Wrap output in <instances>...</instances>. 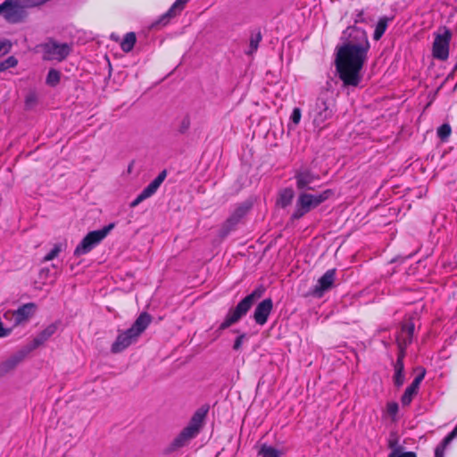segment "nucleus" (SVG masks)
Wrapping results in <instances>:
<instances>
[{"label":"nucleus","mask_w":457,"mask_h":457,"mask_svg":"<svg viewBox=\"0 0 457 457\" xmlns=\"http://www.w3.org/2000/svg\"><path fill=\"white\" fill-rule=\"evenodd\" d=\"M187 0H176L171 7L156 22L157 24L166 25L170 19L178 15L185 7Z\"/></svg>","instance_id":"obj_20"},{"label":"nucleus","mask_w":457,"mask_h":457,"mask_svg":"<svg viewBox=\"0 0 457 457\" xmlns=\"http://www.w3.org/2000/svg\"><path fill=\"white\" fill-rule=\"evenodd\" d=\"M262 40L261 32H257L256 34H253L250 38L249 51L246 52L247 54H252L255 52L259 46V43Z\"/></svg>","instance_id":"obj_29"},{"label":"nucleus","mask_w":457,"mask_h":457,"mask_svg":"<svg viewBox=\"0 0 457 457\" xmlns=\"http://www.w3.org/2000/svg\"><path fill=\"white\" fill-rule=\"evenodd\" d=\"M424 376H425V372H422L421 374L418 375L408 387L411 388L412 390H414L415 392L418 393L421 381L423 380Z\"/></svg>","instance_id":"obj_36"},{"label":"nucleus","mask_w":457,"mask_h":457,"mask_svg":"<svg viewBox=\"0 0 457 457\" xmlns=\"http://www.w3.org/2000/svg\"><path fill=\"white\" fill-rule=\"evenodd\" d=\"M151 321V315L147 312H142L129 328L123 331L119 330L118 336L111 347L112 353H121L132 344H135Z\"/></svg>","instance_id":"obj_2"},{"label":"nucleus","mask_w":457,"mask_h":457,"mask_svg":"<svg viewBox=\"0 0 457 457\" xmlns=\"http://www.w3.org/2000/svg\"><path fill=\"white\" fill-rule=\"evenodd\" d=\"M61 79V74L58 71L54 69H51L48 71L47 77H46V84L54 87L56 86Z\"/></svg>","instance_id":"obj_27"},{"label":"nucleus","mask_w":457,"mask_h":457,"mask_svg":"<svg viewBox=\"0 0 457 457\" xmlns=\"http://www.w3.org/2000/svg\"><path fill=\"white\" fill-rule=\"evenodd\" d=\"M245 338V334H242L239 337H237L235 340L233 349L236 351H238L241 348V345H242Z\"/></svg>","instance_id":"obj_42"},{"label":"nucleus","mask_w":457,"mask_h":457,"mask_svg":"<svg viewBox=\"0 0 457 457\" xmlns=\"http://www.w3.org/2000/svg\"><path fill=\"white\" fill-rule=\"evenodd\" d=\"M37 103V96L35 92H29L25 97V109L31 110L33 109Z\"/></svg>","instance_id":"obj_33"},{"label":"nucleus","mask_w":457,"mask_h":457,"mask_svg":"<svg viewBox=\"0 0 457 457\" xmlns=\"http://www.w3.org/2000/svg\"><path fill=\"white\" fill-rule=\"evenodd\" d=\"M388 457H417L416 453L413 452H403L401 453L399 449H395L390 453Z\"/></svg>","instance_id":"obj_37"},{"label":"nucleus","mask_w":457,"mask_h":457,"mask_svg":"<svg viewBox=\"0 0 457 457\" xmlns=\"http://www.w3.org/2000/svg\"><path fill=\"white\" fill-rule=\"evenodd\" d=\"M28 9L29 8L23 0H4L0 4V16L9 23H21L27 19Z\"/></svg>","instance_id":"obj_6"},{"label":"nucleus","mask_w":457,"mask_h":457,"mask_svg":"<svg viewBox=\"0 0 457 457\" xmlns=\"http://www.w3.org/2000/svg\"><path fill=\"white\" fill-rule=\"evenodd\" d=\"M447 445H444V442H442L438 446H436L435 450V457H444V451Z\"/></svg>","instance_id":"obj_43"},{"label":"nucleus","mask_w":457,"mask_h":457,"mask_svg":"<svg viewBox=\"0 0 457 457\" xmlns=\"http://www.w3.org/2000/svg\"><path fill=\"white\" fill-rule=\"evenodd\" d=\"M418 393L415 392L414 390H412L411 388H409L407 387L403 393V395H402V398H401V403L403 406H408L410 405V403H411L413 397L417 395Z\"/></svg>","instance_id":"obj_32"},{"label":"nucleus","mask_w":457,"mask_h":457,"mask_svg":"<svg viewBox=\"0 0 457 457\" xmlns=\"http://www.w3.org/2000/svg\"><path fill=\"white\" fill-rule=\"evenodd\" d=\"M452 132L451 126L448 123L441 125L437 129V136L442 141H446Z\"/></svg>","instance_id":"obj_30"},{"label":"nucleus","mask_w":457,"mask_h":457,"mask_svg":"<svg viewBox=\"0 0 457 457\" xmlns=\"http://www.w3.org/2000/svg\"><path fill=\"white\" fill-rule=\"evenodd\" d=\"M115 227L114 223L104 227L101 229L90 231L87 234L86 237L95 247L99 245Z\"/></svg>","instance_id":"obj_18"},{"label":"nucleus","mask_w":457,"mask_h":457,"mask_svg":"<svg viewBox=\"0 0 457 457\" xmlns=\"http://www.w3.org/2000/svg\"><path fill=\"white\" fill-rule=\"evenodd\" d=\"M349 39L338 47L336 68L345 86L357 87L361 80V71L367 59L370 42L366 32L356 27H348L344 32Z\"/></svg>","instance_id":"obj_1"},{"label":"nucleus","mask_w":457,"mask_h":457,"mask_svg":"<svg viewBox=\"0 0 457 457\" xmlns=\"http://www.w3.org/2000/svg\"><path fill=\"white\" fill-rule=\"evenodd\" d=\"M18 65V60L14 56H9L7 59L0 62V73L7 71L10 68H14Z\"/></svg>","instance_id":"obj_26"},{"label":"nucleus","mask_w":457,"mask_h":457,"mask_svg":"<svg viewBox=\"0 0 457 457\" xmlns=\"http://www.w3.org/2000/svg\"><path fill=\"white\" fill-rule=\"evenodd\" d=\"M414 328L415 324L411 319L404 320L402 323L400 332L396 336V344L408 347L412 342Z\"/></svg>","instance_id":"obj_15"},{"label":"nucleus","mask_w":457,"mask_h":457,"mask_svg":"<svg viewBox=\"0 0 457 457\" xmlns=\"http://www.w3.org/2000/svg\"><path fill=\"white\" fill-rule=\"evenodd\" d=\"M166 176L167 171L165 170L161 171L159 175L131 202L130 206L136 207L141 202L154 195L161 184L164 181Z\"/></svg>","instance_id":"obj_12"},{"label":"nucleus","mask_w":457,"mask_h":457,"mask_svg":"<svg viewBox=\"0 0 457 457\" xmlns=\"http://www.w3.org/2000/svg\"><path fill=\"white\" fill-rule=\"evenodd\" d=\"M456 430H457V424H456V427H455Z\"/></svg>","instance_id":"obj_48"},{"label":"nucleus","mask_w":457,"mask_h":457,"mask_svg":"<svg viewBox=\"0 0 457 457\" xmlns=\"http://www.w3.org/2000/svg\"><path fill=\"white\" fill-rule=\"evenodd\" d=\"M454 69H455V70H457V62H456V65H455V68H454Z\"/></svg>","instance_id":"obj_46"},{"label":"nucleus","mask_w":457,"mask_h":457,"mask_svg":"<svg viewBox=\"0 0 457 457\" xmlns=\"http://www.w3.org/2000/svg\"><path fill=\"white\" fill-rule=\"evenodd\" d=\"M398 346V354L396 361H400V363H403V359L406 355V349L407 347H403L402 345H397Z\"/></svg>","instance_id":"obj_40"},{"label":"nucleus","mask_w":457,"mask_h":457,"mask_svg":"<svg viewBox=\"0 0 457 457\" xmlns=\"http://www.w3.org/2000/svg\"><path fill=\"white\" fill-rule=\"evenodd\" d=\"M44 59L48 61H63L71 52V46L49 40L43 46Z\"/></svg>","instance_id":"obj_7"},{"label":"nucleus","mask_w":457,"mask_h":457,"mask_svg":"<svg viewBox=\"0 0 457 457\" xmlns=\"http://www.w3.org/2000/svg\"><path fill=\"white\" fill-rule=\"evenodd\" d=\"M57 330V325L53 323L47 326L44 330H42L32 341L31 345L28 347V351H32L41 345H43L46 341H47Z\"/></svg>","instance_id":"obj_17"},{"label":"nucleus","mask_w":457,"mask_h":457,"mask_svg":"<svg viewBox=\"0 0 457 457\" xmlns=\"http://www.w3.org/2000/svg\"><path fill=\"white\" fill-rule=\"evenodd\" d=\"M136 34L134 32L127 33L120 43V48L125 53L130 52L136 44Z\"/></svg>","instance_id":"obj_23"},{"label":"nucleus","mask_w":457,"mask_h":457,"mask_svg":"<svg viewBox=\"0 0 457 457\" xmlns=\"http://www.w3.org/2000/svg\"><path fill=\"white\" fill-rule=\"evenodd\" d=\"M452 34L449 29H445L443 34H438L433 43V56L436 59L445 61L449 56V44Z\"/></svg>","instance_id":"obj_10"},{"label":"nucleus","mask_w":457,"mask_h":457,"mask_svg":"<svg viewBox=\"0 0 457 457\" xmlns=\"http://www.w3.org/2000/svg\"><path fill=\"white\" fill-rule=\"evenodd\" d=\"M333 195L334 191L332 189H326L317 195L309 194L307 192H301L296 200L295 210L292 214V219H301L312 209H315L328 198H330Z\"/></svg>","instance_id":"obj_5"},{"label":"nucleus","mask_w":457,"mask_h":457,"mask_svg":"<svg viewBox=\"0 0 457 457\" xmlns=\"http://www.w3.org/2000/svg\"><path fill=\"white\" fill-rule=\"evenodd\" d=\"M206 411L197 410L189 420V423L185 427L182 431L173 439L170 445V451H176L188 445V443L197 436L200 433Z\"/></svg>","instance_id":"obj_4"},{"label":"nucleus","mask_w":457,"mask_h":457,"mask_svg":"<svg viewBox=\"0 0 457 457\" xmlns=\"http://www.w3.org/2000/svg\"><path fill=\"white\" fill-rule=\"evenodd\" d=\"M36 310L37 305L34 303H28L21 305L12 313L14 318V324L19 325L27 321L31 316H33Z\"/></svg>","instance_id":"obj_16"},{"label":"nucleus","mask_w":457,"mask_h":457,"mask_svg":"<svg viewBox=\"0 0 457 457\" xmlns=\"http://www.w3.org/2000/svg\"><path fill=\"white\" fill-rule=\"evenodd\" d=\"M29 353L28 349L22 350L19 352L18 353L11 356L4 361H3L0 364V372L1 373H7L13 370L26 356V354Z\"/></svg>","instance_id":"obj_19"},{"label":"nucleus","mask_w":457,"mask_h":457,"mask_svg":"<svg viewBox=\"0 0 457 457\" xmlns=\"http://www.w3.org/2000/svg\"><path fill=\"white\" fill-rule=\"evenodd\" d=\"M334 111L330 104L322 98H319L312 110V122L315 128L321 130L327 126V121L333 116Z\"/></svg>","instance_id":"obj_8"},{"label":"nucleus","mask_w":457,"mask_h":457,"mask_svg":"<svg viewBox=\"0 0 457 457\" xmlns=\"http://www.w3.org/2000/svg\"><path fill=\"white\" fill-rule=\"evenodd\" d=\"M336 278V270H328L318 280L312 289V295L316 297H321L325 292L328 291L334 285Z\"/></svg>","instance_id":"obj_13"},{"label":"nucleus","mask_w":457,"mask_h":457,"mask_svg":"<svg viewBox=\"0 0 457 457\" xmlns=\"http://www.w3.org/2000/svg\"><path fill=\"white\" fill-rule=\"evenodd\" d=\"M387 27V21L386 19H380L376 25L373 37L375 40L381 38Z\"/></svg>","instance_id":"obj_25"},{"label":"nucleus","mask_w":457,"mask_h":457,"mask_svg":"<svg viewBox=\"0 0 457 457\" xmlns=\"http://www.w3.org/2000/svg\"><path fill=\"white\" fill-rule=\"evenodd\" d=\"M259 454L262 455V457H280L278 450H276L272 446H268L266 445H263L261 447Z\"/></svg>","instance_id":"obj_28"},{"label":"nucleus","mask_w":457,"mask_h":457,"mask_svg":"<svg viewBox=\"0 0 457 457\" xmlns=\"http://www.w3.org/2000/svg\"><path fill=\"white\" fill-rule=\"evenodd\" d=\"M61 252V245H55L54 248L44 257V262H49L57 257L59 253Z\"/></svg>","instance_id":"obj_35"},{"label":"nucleus","mask_w":457,"mask_h":457,"mask_svg":"<svg viewBox=\"0 0 457 457\" xmlns=\"http://www.w3.org/2000/svg\"><path fill=\"white\" fill-rule=\"evenodd\" d=\"M26 3V5L30 8L39 7L50 0H23Z\"/></svg>","instance_id":"obj_39"},{"label":"nucleus","mask_w":457,"mask_h":457,"mask_svg":"<svg viewBox=\"0 0 457 457\" xmlns=\"http://www.w3.org/2000/svg\"><path fill=\"white\" fill-rule=\"evenodd\" d=\"M264 292L265 288L262 286H259L251 294L244 297L235 308L228 312L225 320L220 323L218 330L222 331L239 321L246 315L255 302L262 298Z\"/></svg>","instance_id":"obj_3"},{"label":"nucleus","mask_w":457,"mask_h":457,"mask_svg":"<svg viewBox=\"0 0 457 457\" xmlns=\"http://www.w3.org/2000/svg\"><path fill=\"white\" fill-rule=\"evenodd\" d=\"M273 309L271 298H266L259 303L253 312V320L256 324L263 326L268 321L269 316Z\"/></svg>","instance_id":"obj_14"},{"label":"nucleus","mask_w":457,"mask_h":457,"mask_svg":"<svg viewBox=\"0 0 457 457\" xmlns=\"http://www.w3.org/2000/svg\"><path fill=\"white\" fill-rule=\"evenodd\" d=\"M361 16H362V12H361L359 14H358V17L357 19L355 20L356 22L361 21Z\"/></svg>","instance_id":"obj_45"},{"label":"nucleus","mask_w":457,"mask_h":457,"mask_svg":"<svg viewBox=\"0 0 457 457\" xmlns=\"http://www.w3.org/2000/svg\"><path fill=\"white\" fill-rule=\"evenodd\" d=\"M395 375L393 377L395 386L400 387L404 382V364L395 361L394 364Z\"/></svg>","instance_id":"obj_21"},{"label":"nucleus","mask_w":457,"mask_h":457,"mask_svg":"<svg viewBox=\"0 0 457 457\" xmlns=\"http://www.w3.org/2000/svg\"><path fill=\"white\" fill-rule=\"evenodd\" d=\"M398 403L395 402H390L386 405V412L388 415L395 417L398 412Z\"/></svg>","instance_id":"obj_38"},{"label":"nucleus","mask_w":457,"mask_h":457,"mask_svg":"<svg viewBox=\"0 0 457 457\" xmlns=\"http://www.w3.org/2000/svg\"><path fill=\"white\" fill-rule=\"evenodd\" d=\"M93 248H95V245H93V244H91L88 240H87V237H85L81 240V242L77 245V247L75 248L74 255L81 256V255L87 254Z\"/></svg>","instance_id":"obj_24"},{"label":"nucleus","mask_w":457,"mask_h":457,"mask_svg":"<svg viewBox=\"0 0 457 457\" xmlns=\"http://www.w3.org/2000/svg\"><path fill=\"white\" fill-rule=\"evenodd\" d=\"M302 112L301 109L295 107L293 109V112L290 116L291 123L288 125L290 129H293L295 126H297L301 120Z\"/></svg>","instance_id":"obj_31"},{"label":"nucleus","mask_w":457,"mask_h":457,"mask_svg":"<svg viewBox=\"0 0 457 457\" xmlns=\"http://www.w3.org/2000/svg\"><path fill=\"white\" fill-rule=\"evenodd\" d=\"M457 436V430L454 428L452 432H450L442 442H444V445H448L455 437Z\"/></svg>","instance_id":"obj_41"},{"label":"nucleus","mask_w":457,"mask_h":457,"mask_svg":"<svg viewBox=\"0 0 457 457\" xmlns=\"http://www.w3.org/2000/svg\"><path fill=\"white\" fill-rule=\"evenodd\" d=\"M12 43L8 39L0 41V58L9 54L12 50Z\"/></svg>","instance_id":"obj_34"},{"label":"nucleus","mask_w":457,"mask_h":457,"mask_svg":"<svg viewBox=\"0 0 457 457\" xmlns=\"http://www.w3.org/2000/svg\"><path fill=\"white\" fill-rule=\"evenodd\" d=\"M456 430H457V424H456V427H455Z\"/></svg>","instance_id":"obj_47"},{"label":"nucleus","mask_w":457,"mask_h":457,"mask_svg":"<svg viewBox=\"0 0 457 457\" xmlns=\"http://www.w3.org/2000/svg\"><path fill=\"white\" fill-rule=\"evenodd\" d=\"M188 127H189V120L187 119H185L182 121V130L181 131H184V130L187 129Z\"/></svg>","instance_id":"obj_44"},{"label":"nucleus","mask_w":457,"mask_h":457,"mask_svg":"<svg viewBox=\"0 0 457 457\" xmlns=\"http://www.w3.org/2000/svg\"><path fill=\"white\" fill-rule=\"evenodd\" d=\"M295 179L296 188L302 192H306L307 190L315 189L312 185L320 179V176L311 170L303 168L295 170Z\"/></svg>","instance_id":"obj_9"},{"label":"nucleus","mask_w":457,"mask_h":457,"mask_svg":"<svg viewBox=\"0 0 457 457\" xmlns=\"http://www.w3.org/2000/svg\"><path fill=\"white\" fill-rule=\"evenodd\" d=\"M294 195H295V194H294V191L292 188H285L279 194V198L278 200V204L282 208H285L292 203Z\"/></svg>","instance_id":"obj_22"},{"label":"nucleus","mask_w":457,"mask_h":457,"mask_svg":"<svg viewBox=\"0 0 457 457\" xmlns=\"http://www.w3.org/2000/svg\"><path fill=\"white\" fill-rule=\"evenodd\" d=\"M251 208L252 204L250 202H244L239 204L223 225L222 229L224 230V235H227L229 233V231L234 229V228L239 223L241 219L246 215Z\"/></svg>","instance_id":"obj_11"}]
</instances>
